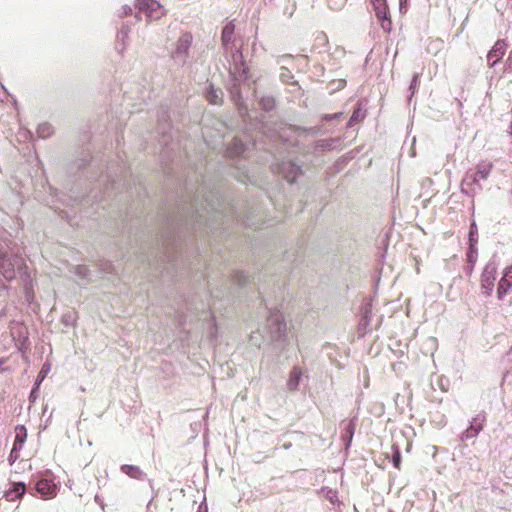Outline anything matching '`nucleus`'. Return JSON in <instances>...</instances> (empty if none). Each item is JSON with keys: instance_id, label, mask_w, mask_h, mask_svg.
Masks as SVG:
<instances>
[{"instance_id": "nucleus-22", "label": "nucleus", "mask_w": 512, "mask_h": 512, "mask_svg": "<svg viewBox=\"0 0 512 512\" xmlns=\"http://www.w3.org/2000/svg\"><path fill=\"white\" fill-rule=\"evenodd\" d=\"M303 377H304L303 369L298 365H294L289 372V377H288V380L286 383L287 390L289 392L298 391ZM305 377L308 379V375H305Z\"/></svg>"}, {"instance_id": "nucleus-45", "label": "nucleus", "mask_w": 512, "mask_h": 512, "mask_svg": "<svg viewBox=\"0 0 512 512\" xmlns=\"http://www.w3.org/2000/svg\"><path fill=\"white\" fill-rule=\"evenodd\" d=\"M432 184H433V181L431 178H425L422 181V189H428L431 187Z\"/></svg>"}, {"instance_id": "nucleus-11", "label": "nucleus", "mask_w": 512, "mask_h": 512, "mask_svg": "<svg viewBox=\"0 0 512 512\" xmlns=\"http://www.w3.org/2000/svg\"><path fill=\"white\" fill-rule=\"evenodd\" d=\"M231 59L234 64V70L229 69L231 79L234 80V77H236L240 82L247 83L251 78V72L241 49H235L232 52Z\"/></svg>"}, {"instance_id": "nucleus-19", "label": "nucleus", "mask_w": 512, "mask_h": 512, "mask_svg": "<svg viewBox=\"0 0 512 512\" xmlns=\"http://www.w3.org/2000/svg\"><path fill=\"white\" fill-rule=\"evenodd\" d=\"M512 290V264L507 266L497 285V299L503 301L504 297Z\"/></svg>"}, {"instance_id": "nucleus-34", "label": "nucleus", "mask_w": 512, "mask_h": 512, "mask_svg": "<svg viewBox=\"0 0 512 512\" xmlns=\"http://www.w3.org/2000/svg\"><path fill=\"white\" fill-rule=\"evenodd\" d=\"M279 79L284 84L298 85L297 81H293L294 75L291 70L285 66L280 67Z\"/></svg>"}, {"instance_id": "nucleus-8", "label": "nucleus", "mask_w": 512, "mask_h": 512, "mask_svg": "<svg viewBox=\"0 0 512 512\" xmlns=\"http://www.w3.org/2000/svg\"><path fill=\"white\" fill-rule=\"evenodd\" d=\"M23 266V258L18 254L0 249V274L9 282L16 278L17 270Z\"/></svg>"}, {"instance_id": "nucleus-26", "label": "nucleus", "mask_w": 512, "mask_h": 512, "mask_svg": "<svg viewBox=\"0 0 512 512\" xmlns=\"http://www.w3.org/2000/svg\"><path fill=\"white\" fill-rule=\"evenodd\" d=\"M228 91L230 93L231 100L235 103V105H237L238 109L241 111L243 106L241 82L237 80L236 77H234V80L231 79Z\"/></svg>"}, {"instance_id": "nucleus-55", "label": "nucleus", "mask_w": 512, "mask_h": 512, "mask_svg": "<svg viewBox=\"0 0 512 512\" xmlns=\"http://www.w3.org/2000/svg\"><path fill=\"white\" fill-rule=\"evenodd\" d=\"M6 362V358H0V373L4 372L6 368H3V364Z\"/></svg>"}, {"instance_id": "nucleus-10", "label": "nucleus", "mask_w": 512, "mask_h": 512, "mask_svg": "<svg viewBox=\"0 0 512 512\" xmlns=\"http://www.w3.org/2000/svg\"><path fill=\"white\" fill-rule=\"evenodd\" d=\"M496 277L497 263L494 259H490L484 266L480 279L481 292L485 297H490L492 295Z\"/></svg>"}, {"instance_id": "nucleus-13", "label": "nucleus", "mask_w": 512, "mask_h": 512, "mask_svg": "<svg viewBox=\"0 0 512 512\" xmlns=\"http://www.w3.org/2000/svg\"><path fill=\"white\" fill-rule=\"evenodd\" d=\"M171 130L172 121L169 108L167 106H161L157 112L156 131L165 143L172 138Z\"/></svg>"}, {"instance_id": "nucleus-51", "label": "nucleus", "mask_w": 512, "mask_h": 512, "mask_svg": "<svg viewBox=\"0 0 512 512\" xmlns=\"http://www.w3.org/2000/svg\"><path fill=\"white\" fill-rule=\"evenodd\" d=\"M216 195L217 194H206L207 197L205 198V201L207 203H209L210 205H212L211 202L213 201V197ZM202 196H205V194H202Z\"/></svg>"}, {"instance_id": "nucleus-40", "label": "nucleus", "mask_w": 512, "mask_h": 512, "mask_svg": "<svg viewBox=\"0 0 512 512\" xmlns=\"http://www.w3.org/2000/svg\"><path fill=\"white\" fill-rule=\"evenodd\" d=\"M346 1L347 0H327V5L330 9L337 11L345 6Z\"/></svg>"}, {"instance_id": "nucleus-44", "label": "nucleus", "mask_w": 512, "mask_h": 512, "mask_svg": "<svg viewBox=\"0 0 512 512\" xmlns=\"http://www.w3.org/2000/svg\"><path fill=\"white\" fill-rule=\"evenodd\" d=\"M474 268H475V266L474 265H470V264H466L464 266V272H465L467 277L470 278L472 276V274L474 272Z\"/></svg>"}, {"instance_id": "nucleus-21", "label": "nucleus", "mask_w": 512, "mask_h": 512, "mask_svg": "<svg viewBox=\"0 0 512 512\" xmlns=\"http://www.w3.org/2000/svg\"><path fill=\"white\" fill-rule=\"evenodd\" d=\"M136 6L139 9V12L135 14L136 21L141 20V12H144L148 17L149 21L152 18H158L159 16H154V12L156 9L161 7V4L156 0H136Z\"/></svg>"}, {"instance_id": "nucleus-30", "label": "nucleus", "mask_w": 512, "mask_h": 512, "mask_svg": "<svg viewBox=\"0 0 512 512\" xmlns=\"http://www.w3.org/2000/svg\"><path fill=\"white\" fill-rule=\"evenodd\" d=\"M254 96L258 99L259 107L265 112H271L276 106V100L272 95H261L258 97L257 91L254 90Z\"/></svg>"}, {"instance_id": "nucleus-7", "label": "nucleus", "mask_w": 512, "mask_h": 512, "mask_svg": "<svg viewBox=\"0 0 512 512\" xmlns=\"http://www.w3.org/2000/svg\"><path fill=\"white\" fill-rule=\"evenodd\" d=\"M193 41L191 32H183L174 44L170 57L180 66H185L190 58V48Z\"/></svg>"}, {"instance_id": "nucleus-27", "label": "nucleus", "mask_w": 512, "mask_h": 512, "mask_svg": "<svg viewBox=\"0 0 512 512\" xmlns=\"http://www.w3.org/2000/svg\"><path fill=\"white\" fill-rule=\"evenodd\" d=\"M120 471L127 475L129 478L144 481L147 478V474L143 472V470L136 465L131 464H123L120 466Z\"/></svg>"}, {"instance_id": "nucleus-36", "label": "nucleus", "mask_w": 512, "mask_h": 512, "mask_svg": "<svg viewBox=\"0 0 512 512\" xmlns=\"http://www.w3.org/2000/svg\"><path fill=\"white\" fill-rule=\"evenodd\" d=\"M478 228L475 222H472L468 231V246L477 247Z\"/></svg>"}, {"instance_id": "nucleus-56", "label": "nucleus", "mask_w": 512, "mask_h": 512, "mask_svg": "<svg viewBox=\"0 0 512 512\" xmlns=\"http://www.w3.org/2000/svg\"><path fill=\"white\" fill-rule=\"evenodd\" d=\"M292 447V443L291 442H285L282 444L281 448H283L284 450H288Z\"/></svg>"}, {"instance_id": "nucleus-2", "label": "nucleus", "mask_w": 512, "mask_h": 512, "mask_svg": "<svg viewBox=\"0 0 512 512\" xmlns=\"http://www.w3.org/2000/svg\"><path fill=\"white\" fill-rule=\"evenodd\" d=\"M343 112H336L333 114H324L320 118V123L312 127H303L299 125L289 124L281 127L279 130L272 132L269 135V143L265 150L273 157L276 158V153L286 146V144L294 143L293 135L300 137H317L332 133L333 129L329 128L334 122H339L343 118Z\"/></svg>"}, {"instance_id": "nucleus-15", "label": "nucleus", "mask_w": 512, "mask_h": 512, "mask_svg": "<svg viewBox=\"0 0 512 512\" xmlns=\"http://www.w3.org/2000/svg\"><path fill=\"white\" fill-rule=\"evenodd\" d=\"M375 15L380 22L382 29L390 33L392 30V20L390 16L389 6L386 0H370Z\"/></svg>"}, {"instance_id": "nucleus-54", "label": "nucleus", "mask_w": 512, "mask_h": 512, "mask_svg": "<svg viewBox=\"0 0 512 512\" xmlns=\"http://www.w3.org/2000/svg\"><path fill=\"white\" fill-rule=\"evenodd\" d=\"M7 316V308L6 307H3L1 310H0V319H3Z\"/></svg>"}, {"instance_id": "nucleus-61", "label": "nucleus", "mask_w": 512, "mask_h": 512, "mask_svg": "<svg viewBox=\"0 0 512 512\" xmlns=\"http://www.w3.org/2000/svg\"><path fill=\"white\" fill-rule=\"evenodd\" d=\"M267 196H268L269 201H270L271 203H274L275 198H274V197H272V195H271V194H267Z\"/></svg>"}, {"instance_id": "nucleus-24", "label": "nucleus", "mask_w": 512, "mask_h": 512, "mask_svg": "<svg viewBox=\"0 0 512 512\" xmlns=\"http://www.w3.org/2000/svg\"><path fill=\"white\" fill-rule=\"evenodd\" d=\"M27 492H29L27 483L14 482L11 487L5 491L4 497L7 501H16L21 499Z\"/></svg>"}, {"instance_id": "nucleus-52", "label": "nucleus", "mask_w": 512, "mask_h": 512, "mask_svg": "<svg viewBox=\"0 0 512 512\" xmlns=\"http://www.w3.org/2000/svg\"><path fill=\"white\" fill-rule=\"evenodd\" d=\"M197 512H208V507H207L206 503H201L198 507Z\"/></svg>"}, {"instance_id": "nucleus-63", "label": "nucleus", "mask_w": 512, "mask_h": 512, "mask_svg": "<svg viewBox=\"0 0 512 512\" xmlns=\"http://www.w3.org/2000/svg\"><path fill=\"white\" fill-rule=\"evenodd\" d=\"M510 353L512 354V347H511V349H510Z\"/></svg>"}, {"instance_id": "nucleus-62", "label": "nucleus", "mask_w": 512, "mask_h": 512, "mask_svg": "<svg viewBox=\"0 0 512 512\" xmlns=\"http://www.w3.org/2000/svg\"><path fill=\"white\" fill-rule=\"evenodd\" d=\"M509 133H510V135L512 136V122H511V123H510V125H509Z\"/></svg>"}, {"instance_id": "nucleus-58", "label": "nucleus", "mask_w": 512, "mask_h": 512, "mask_svg": "<svg viewBox=\"0 0 512 512\" xmlns=\"http://www.w3.org/2000/svg\"><path fill=\"white\" fill-rule=\"evenodd\" d=\"M95 501L100 504L101 506H103V502L102 500L100 499V497L98 495L95 496Z\"/></svg>"}, {"instance_id": "nucleus-49", "label": "nucleus", "mask_w": 512, "mask_h": 512, "mask_svg": "<svg viewBox=\"0 0 512 512\" xmlns=\"http://www.w3.org/2000/svg\"><path fill=\"white\" fill-rule=\"evenodd\" d=\"M328 500L331 502V503H334L335 502V498H336V492L335 491H332V490H329L328 492V496H327Z\"/></svg>"}, {"instance_id": "nucleus-6", "label": "nucleus", "mask_w": 512, "mask_h": 512, "mask_svg": "<svg viewBox=\"0 0 512 512\" xmlns=\"http://www.w3.org/2000/svg\"><path fill=\"white\" fill-rule=\"evenodd\" d=\"M339 142L340 138H330L315 140L308 144H301L299 139L295 138L294 143L286 144V146L298 148L305 156H319L324 152L331 151L334 148L335 144Z\"/></svg>"}, {"instance_id": "nucleus-5", "label": "nucleus", "mask_w": 512, "mask_h": 512, "mask_svg": "<svg viewBox=\"0 0 512 512\" xmlns=\"http://www.w3.org/2000/svg\"><path fill=\"white\" fill-rule=\"evenodd\" d=\"M275 172L281 179L289 185L295 186L296 189L301 188V184L305 180V172L303 167L293 160L282 161L276 164Z\"/></svg>"}, {"instance_id": "nucleus-23", "label": "nucleus", "mask_w": 512, "mask_h": 512, "mask_svg": "<svg viewBox=\"0 0 512 512\" xmlns=\"http://www.w3.org/2000/svg\"><path fill=\"white\" fill-rule=\"evenodd\" d=\"M204 97L211 105L221 106L223 104V91L216 88L213 83H208L204 88Z\"/></svg>"}, {"instance_id": "nucleus-1", "label": "nucleus", "mask_w": 512, "mask_h": 512, "mask_svg": "<svg viewBox=\"0 0 512 512\" xmlns=\"http://www.w3.org/2000/svg\"><path fill=\"white\" fill-rule=\"evenodd\" d=\"M67 173L71 181L88 192H120L126 188V171L123 167L109 164L104 171L89 152H82L81 157L72 161L68 165Z\"/></svg>"}, {"instance_id": "nucleus-9", "label": "nucleus", "mask_w": 512, "mask_h": 512, "mask_svg": "<svg viewBox=\"0 0 512 512\" xmlns=\"http://www.w3.org/2000/svg\"><path fill=\"white\" fill-rule=\"evenodd\" d=\"M493 168V163L488 160L480 161L474 169H469L466 172L463 182L467 185L476 184L480 190L483 186L480 182L486 180Z\"/></svg>"}, {"instance_id": "nucleus-35", "label": "nucleus", "mask_w": 512, "mask_h": 512, "mask_svg": "<svg viewBox=\"0 0 512 512\" xmlns=\"http://www.w3.org/2000/svg\"><path fill=\"white\" fill-rule=\"evenodd\" d=\"M420 77H421V75L419 73H415L413 75L412 79H411V82H410V85H409V88H408V91L410 92V94L407 97V101H408L409 104L411 103L414 94L419 89Z\"/></svg>"}, {"instance_id": "nucleus-39", "label": "nucleus", "mask_w": 512, "mask_h": 512, "mask_svg": "<svg viewBox=\"0 0 512 512\" xmlns=\"http://www.w3.org/2000/svg\"><path fill=\"white\" fill-rule=\"evenodd\" d=\"M401 452L399 450L398 447H396L393 451V454H392V458H391V462L393 464V466L396 468V469H400V466H401Z\"/></svg>"}, {"instance_id": "nucleus-3", "label": "nucleus", "mask_w": 512, "mask_h": 512, "mask_svg": "<svg viewBox=\"0 0 512 512\" xmlns=\"http://www.w3.org/2000/svg\"><path fill=\"white\" fill-rule=\"evenodd\" d=\"M27 486L31 495L39 496L43 500H50L56 497L60 489V482L51 470L47 469L32 474Z\"/></svg>"}, {"instance_id": "nucleus-53", "label": "nucleus", "mask_w": 512, "mask_h": 512, "mask_svg": "<svg viewBox=\"0 0 512 512\" xmlns=\"http://www.w3.org/2000/svg\"><path fill=\"white\" fill-rule=\"evenodd\" d=\"M190 195H191V194H181V199H180V200H176V201H177V202H178V201H188V200H189V201H191V199H190V197H189Z\"/></svg>"}, {"instance_id": "nucleus-4", "label": "nucleus", "mask_w": 512, "mask_h": 512, "mask_svg": "<svg viewBox=\"0 0 512 512\" xmlns=\"http://www.w3.org/2000/svg\"><path fill=\"white\" fill-rule=\"evenodd\" d=\"M270 337L274 346L284 352L288 345L287 325L280 312H273L268 318Z\"/></svg>"}, {"instance_id": "nucleus-18", "label": "nucleus", "mask_w": 512, "mask_h": 512, "mask_svg": "<svg viewBox=\"0 0 512 512\" xmlns=\"http://www.w3.org/2000/svg\"><path fill=\"white\" fill-rule=\"evenodd\" d=\"M508 44L505 39H498L487 53V64L490 68H494L502 61Z\"/></svg>"}, {"instance_id": "nucleus-14", "label": "nucleus", "mask_w": 512, "mask_h": 512, "mask_svg": "<svg viewBox=\"0 0 512 512\" xmlns=\"http://www.w3.org/2000/svg\"><path fill=\"white\" fill-rule=\"evenodd\" d=\"M487 420L485 411H480L469 422V426L461 433L460 440L462 442L476 438L484 429Z\"/></svg>"}, {"instance_id": "nucleus-43", "label": "nucleus", "mask_w": 512, "mask_h": 512, "mask_svg": "<svg viewBox=\"0 0 512 512\" xmlns=\"http://www.w3.org/2000/svg\"><path fill=\"white\" fill-rule=\"evenodd\" d=\"M410 0H399V12L400 14H406L409 7Z\"/></svg>"}, {"instance_id": "nucleus-12", "label": "nucleus", "mask_w": 512, "mask_h": 512, "mask_svg": "<svg viewBox=\"0 0 512 512\" xmlns=\"http://www.w3.org/2000/svg\"><path fill=\"white\" fill-rule=\"evenodd\" d=\"M190 208L193 210L190 220L188 219V215L185 212L186 207L183 206L181 209H178L177 213L174 211L169 212V214L166 216L167 222L171 225L175 224L177 226H188L191 224L190 221H194L200 224L201 219L204 217L203 214L199 213L197 208L194 210L192 203L190 204Z\"/></svg>"}, {"instance_id": "nucleus-31", "label": "nucleus", "mask_w": 512, "mask_h": 512, "mask_svg": "<svg viewBox=\"0 0 512 512\" xmlns=\"http://www.w3.org/2000/svg\"><path fill=\"white\" fill-rule=\"evenodd\" d=\"M232 281L240 288L250 284V277L244 270H234L231 275Z\"/></svg>"}, {"instance_id": "nucleus-29", "label": "nucleus", "mask_w": 512, "mask_h": 512, "mask_svg": "<svg viewBox=\"0 0 512 512\" xmlns=\"http://www.w3.org/2000/svg\"><path fill=\"white\" fill-rule=\"evenodd\" d=\"M49 371V367H47L45 369V365L42 367L41 371L39 372V374L37 375V378L32 386V389L30 391V394H29V401L30 403H34L38 397H39V394H40V385L43 381V379L45 378L46 376V373Z\"/></svg>"}, {"instance_id": "nucleus-37", "label": "nucleus", "mask_w": 512, "mask_h": 512, "mask_svg": "<svg viewBox=\"0 0 512 512\" xmlns=\"http://www.w3.org/2000/svg\"><path fill=\"white\" fill-rule=\"evenodd\" d=\"M478 259V247L468 246L466 250V264L476 265Z\"/></svg>"}, {"instance_id": "nucleus-46", "label": "nucleus", "mask_w": 512, "mask_h": 512, "mask_svg": "<svg viewBox=\"0 0 512 512\" xmlns=\"http://www.w3.org/2000/svg\"><path fill=\"white\" fill-rule=\"evenodd\" d=\"M292 58H293V55H291V54H283L278 57L277 63L280 64V63L284 62L285 60L292 59Z\"/></svg>"}, {"instance_id": "nucleus-32", "label": "nucleus", "mask_w": 512, "mask_h": 512, "mask_svg": "<svg viewBox=\"0 0 512 512\" xmlns=\"http://www.w3.org/2000/svg\"><path fill=\"white\" fill-rule=\"evenodd\" d=\"M364 117H365V115L363 113L362 105L357 103L354 106L353 113L350 116V118H349V120H348V122L346 124V127L347 128H352L354 125H356L357 123L362 121L364 119Z\"/></svg>"}, {"instance_id": "nucleus-47", "label": "nucleus", "mask_w": 512, "mask_h": 512, "mask_svg": "<svg viewBox=\"0 0 512 512\" xmlns=\"http://www.w3.org/2000/svg\"><path fill=\"white\" fill-rule=\"evenodd\" d=\"M243 223H244L246 226L250 227V228H254V229H258V228H259V226H257L255 223H252V222H251V220H250V218H249V217H246V219H244V220H243Z\"/></svg>"}, {"instance_id": "nucleus-41", "label": "nucleus", "mask_w": 512, "mask_h": 512, "mask_svg": "<svg viewBox=\"0 0 512 512\" xmlns=\"http://www.w3.org/2000/svg\"><path fill=\"white\" fill-rule=\"evenodd\" d=\"M512 73V50L509 52L508 57L504 63L503 74Z\"/></svg>"}, {"instance_id": "nucleus-25", "label": "nucleus", "mask_w": 512, "mask_h": 512, "mask_svg": "<svg viewBox=\"0 0 512 512\" xmlns=\"http://www.w3.org/2000/svg\"><path fill=\"white\" fill-rule=\"evenodd\" d=\"M341 426V439L344 443L345 449L348 450L351 447L353 436L355 434L356 424L354 420H344L341 422Z\"/></svg>"}, {"instance_id": "nucleus-59", "label": "nucleus", "mask_w": 512, "mask_h": 512, "mask_svg": "<svg viewBox=\"0 0 512 512\" xmlns=\"http://www.w3.org/2000/svg\"><path fill=\"white\" fill-rule=\"evenodd\" d=\"M439 385L442 391H447V388L444 386L442 380H440Z\"/></svg>"}, {"instance_id": "nucleus-48", "label": "nucleus", "mask_w": 512, "mask_h": 512, "mask_svg": "<svg viewBox=\"0 0 512 512\" xmlns=\"http://www.w3.org/2000/svg\"><path fill=\"white\" fill-rule=\"evenodd\" d=\"M132 13V8L130 6H124L123 7V13L121 14V17L128 16Z\"/></svg>"}, {"instance_id": "nucleus-57", "label": "nucleus", "mask_w": 512, "mask_h": 512, "mask_svg": "<svg viewBox=\"0 0 512 512\" xmlns=\"http://www.w3.org/2000/svg\"><path fill=\"white\" fill-rule=\"evenodd\" d=\"M105 270L109 273H112V270H113V265L111 263H108L107 264V268H105Z\"/></svg>"}, {"instance_id": "nucleus-20", "label": "nucleus", "mask_w": 512, "mask_h": 512, "mask_svg": "<svg viewBox=\"0 0 512 512\" xmlns=\"http://www.w3.org/2000/svg\"><path fill=\"white\" fill-rule=\"evenodd\" d=\"M234 32H235V25L233 23H228L222 28L221 32V43L225 50V52L230 54L232 57V52L235 51V49H238L235 46V39H234Z\"/></svg>"}, {"instance_id": "nucleus-38", "label": "nucleus", "mask_w": 512, "mask_h": 512, "mask_svg": "<svg viewBox=\"0 0 512 512\" xmlns=\"http://www.w3.org/2000/svg\"><path fill=\"white\" fill-rule=\"evenodd\" d=\"M75 321H76V312L75 311L69 310V311L63 313V315L61 316V323L65 327L74 326Z\"/></svg>"}, {"instance_id": "nucleus-28", "label": "nucleus", "mask_w": 512, "mask_h": 512, "mask_svg": "<svg viewBox=\"0 0 512 512\" xmlns=\"http://www.w3.org/2000/svg\"><path fill=\"white\" fill-rule=\"evenodd\" d=\"M17 273L19 274L22 282L25 286V296L29 300L32 295V286L31 283V276L29 273L28 266L26 265L25 261L23 260V266L19 267L17 270Z\"/></svg>"}, {"instance_id": "nucleus-42", "label": "nucleus", "mask_w": 512, "mask_h": 512, "mask_svg": "<svg viewBox=\"0 0 512 512\" xmlns=\"http://www.w3.org/2000/svg\"><path fill=\"white\" fill-rule=\"evenodd\" d=\"M89 270L86 266L80 265L76 268V274L81 278H86L88 276Z\"/></svg>"}, {"instance_id": "nucleus-17", "label": "nucleus", "mask_w": 512, "mask_h": 512, "mask_svg": "<svg viewBox=\"0 0 512 512\" xmlns=\"http://www.w3.org/2000/svg\"><path fill=\"white\" fill-rule=\"evenodd\" d=\"M27 439V430L24 425H17L15 427V439L13 447L8 456V461L12 465L19 457V452L22 449Z\"/></svg>"}, {"instance_id": "nucleus-50", "label": "nucleus", "mask_w": 512, "mask_h": 512, "mask_svg": "<svg viewBox=\"0 0 512 512\" xmlns=\"http://www.w3.org/2000/svg\"><path fill=\"white\" fill-rule=\"evenodd\" d=\"M128 32H129V28L126 25H123L121 30H120V32H119V34L122 37H125V36H127Z\"/></svg>"}, {"instance_id": "nucleus-33", "label": "nucleus", "mask_w": 512, "mask_h": 512, "mask_svg": "<svg viewBox=\"0 0 512 512\" xmlns=\"http://www.w3.org/2000/svg\"><path fill=\"white\" fill-rule=\"evenodd\" d=\"M36 132L39 138L47 139L54 133V128L50 123L43 122L38 125Z\"/></svg>"}, {"instance_id": "nucleus-16", "label": "nucleus", "mask_w": 512, "mask_h": 512, "mask_svg": "<svg viewBox=\"0 0 512 512\" xmlns=\"http://www.w3.org/2000/svg\"><path fill=\"white\" fill-rule=\"evenodd\" d=\"M250 150V144L236 136L227 144L225 153L230 159H245L249 156Z\"/></svg>"}, {"instance_id": "nucleus-60", "label": "nucleus", "mask_w": 512, "mask_h": 512, "mask_svg": "<svg viewBox=\"0 0 512 512\" xmlns=\"http://www.w3.org/2000/svg\"><path fill=\"white\" fill-rule=\"evenodd\" d=\"M0 289H1V290H7V289H8V286H7L6 284H4V283H1V284H0Z\"/></svg>"}]
</instances>
